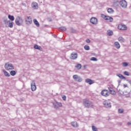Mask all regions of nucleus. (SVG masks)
I'll return each mask as SVG.
<instances>
[{
    "label": "nucleus",
    "mask_w": 131,
    "mask_h": 131,
    "mask_svg": "<svg viewBox=\"0 0 131 131\" xmlns=\"http://www.w3.org/2000/svg\"><path fill=\"white\" fill-rule=\"evenodd\" d=\"M84 49L86 51H90V46H89L88 45H85L84 46Z\"/></svg>",
    "instance_id": "cd10ccee"
},
{
    "label": "nucleus",
    "mask_w": 131,
    "mask_h": 131,
    "mask_svg": "<svg viewBox=\"0 0 131 131\" xmlns=\"http://www.w3.org/2000/svg\"><path fill=\"white\" fill-rule=\"evenodd\" d=\"M7 23L8 24V27L10 28H13V25H14V22L11 21V20H7Z\"/></svg>",
    "instance_id": "4468645a"
},
{
    "label": "nucleus",
    "mask_w": 131,
    "mask_h": 131,
    "mask_svg": "<svg viewBox=\"0 0 131 131\" xmlns=\"http://www.w3.org/2000/svg\"><path fill=\"white\" fill-rule=\"evenodd\" d=\"M77 53H72L70 55V59L72 60H75L77 59Z\"/></svg>",
    "instance_id": "9b49d317"
},
{
    "label": "nucleus",
    "mask_w": 131,
    "mask_h": 131,
    "mask_svg": "<svg viewBox=\"0 0 131 131\" xmlns=\"http://www.w3.org/2000/svg\"><path fill=\"white\" fill-rule=\"evenodd\" d=\"M3 72L4 73L5 76H6V77H10V76H11V75L9 73H8V72H7L6 70H3Z\"/></svg>",
    "instance_id": "dca6fc26"
},
{
    "label": "nucleus",
    "mask_w": 131,
    "mask_h": 131,
    "mask_svg": "<svg viewBox=\"0 0 131 131\" xmlns=\"http://www.w3.org/2000/svg\"><path fill=\"white\" fill-rule=\"evenodd\" d=\"M124 75H126V76H129V73L127 71H124Z\"/></svg>",
    "instance_id": "2f4dec72"
},
{
    "label": "nucleus",
    "mask_w": 131,
    "mask_h": 131,
    "mask_svg": "<svg viewBox=\"0 0 131 131\" xmlns=\"http://www.w3.org/2000/svg\"><path fill=\"white\" fill-rule=\"evenodd\" d=\"M71 32L72 33H75V31L74 30H73V29H71Z\"/></svg>",
    "instance_id": "37998d69"
},
{
    "label": "nucleus",
    "mask_w": 131,
    "mask_h": 131,
    "mask_svg": "<svg viewBox=\"0 0 131 131\" xmlns=\"http://www.w3.org/2000/svg\"><path fill=\"white\" fill-rule=\"evenodd\" d=\"M75 68H77L78 70L81 69V64L78 63L77 66H75Z\"/></svg>",
    "instance_id": "a878e982"
},
{
    "label": "nucleus",
    "mask_w": 131,
    "mask_h": 131,
    "mask_svg": "<svg viewBox=\"0 0 131 131\" xmlns=\"http://www.w3.org/2000/svg\"><path fill=\"white\" fill-rule=\"evenodd\" d=\"M8 18L11 20V21H14L15 20V17L13 15H8Z\"/></svg>",
    "instance_id": "5701e85b"
},
{
    "label": "nucleus",
    "mask_w": 131,
    "mask_h": 131,
    "mask_svg": "<svg viewBox=\"0 0 131 131\" xmlns=\"http://www.w3.org/2000/svg\"><path fill=\"white\" fill-rule=\"evenodd\" d=\"M83 67H84V69H86V65L83 66Z\"/></svg>",
    "instance_id": "8fccbe9b"
},
{
    "label": "nucleus",
    "mask_w": 131,
    "mask_h": 131,
    "mask_svg": "<svg viewBox=\"0 0 131 131\" xmlns=\"http://www.w3.org/2000/svg\"><path fill=\"white\" fill-rule=\"evenodd\" d=\"M118 29H119L120 30H122V25L120 24L118 26Z\"/></svg>",
    "instance_id": "7c9ffc66"
},
{
    "label": "nucleus",
    "mask_w": 131,
    "mask_h": 131,
    "mask_svg": "<svg viewBox=\"0 0 131 131\" xmlns=\"http://www.w3.org/2000/svg\"><path fill=\"white\" fill-rule=\"evenodd\" d=\"M110 93H111V94L112 95H113V96H114V95H116V92L115 91H114V90H113V89L112 92H111Z\"/></svg>",
    "instance_id": "72a5a7b5"
},
{
    "label": "nucleus",
    "mask_w": 131,
    "mask_h": 131,
    "mask_svg": "<svg viewBox=\"0 0 131 131\" xmlns=\"http://www.w3.org/2000/svg\"><path fill=\"white\" fill-rule=\"evenodd\" d=\"M107 35H108V36H112V35H113V31L109 30L107 31Z\"/></svg>",
    "instance_id": "4be33fe9"
},
{
    "label": "nucleus",
    "mask_w": 131,
    "mask_h": 131,
    "mask_svg": "<svg viewBox=\"0 0 131 131\" xmlns=\"http://www.w3.org/2000/svg\"><path fill=\"white\" fill-rule=\"evenodd\" d=\"M73 78L74 80H76V81H77L78 82H81V81H82V78L77 75H74Z\"/></svg>",
    "instance_id": "39448f33"
},
{
    "label": "nucleus",
    "mask_w": 131,
    "mask_h": 131,
    "mask_svg": "<svg viewBox=\"0 0 131 131\" xmlns=\"http://www.w3.org/2000/svg\"><path fill=\"white\" fill-rule=\"evenodd\" d=\"M71 124L74 127H77L78 126L77 122H72Z\"/></svg>",
    "instance_id": "412c9836"
},
{
    "label": "nucleus",
    "mask_w": 131,
    "mask_h": 131,
    "mask_svg": "<svg viewBox=\"0 0 131 131\" xmlns=\"http://www.w3.org/2000/svg\"><path fill=\"white\" fill-rule=\"evenodd\" d=\"M103 104L105 108H111V102L107 101H104L103 102Z\"/></svg>",
    "instance_id": "1a4fd4ad"
},
{
    "label": "nucleus",
    "mask_w": 131,
    "mask_h": 131,
    "mask_svg": "<svg viewBox=\"0 0 131 131\" xmlns=\"http://www.w3.org/2000/svg\"><path fill=\"white\" fill-rule=\"evenodd\" d=\"M90 22L92 24H93V25H97V24H98V19L95 17H92L90 19Z\"/></svg>",
    "instance_id": "423d86ee"
},
{
    "label": "nucleus",
    "mask_w": 131,
    "mask_h": 131,
    "mask_svg": "<svg viewBox=\"0 0 131 131\" xmlns=\"http://www.w3.org/2000/svg\"><path fill=\"white\" fill-rule=\"evenodd\" d=\"M108 90L110 91V92H112L113 88H111V87H108Z\"/></svg>",
    "instance_id": "c03bdc74"
},
{
    "label": "nucleus",
    "mask_w": 131,
    "mask_h": 131,
    "mask_svg": "<svg viewBox=\"0 0 131 131\" xmlns=\"http://www.w3.org/2000/svg\"><path fill=\"white\" fill-rule=\"evenodd\" d=\"M114 45L116 49H120V45L119 44V42H118V41L115 42Z\"/></svg>",
    "instance_id": "a211bd4d"
},
{
    "label": "nucleus",
    "mask_w": 131,
    "mask_h": 131,
    "mask_svg": "<svg viewBox=\"0 0 131 131\" xmlns=\"http://www.w3.org/2000/svg\"><path fill=\"white\" fill-rule=\"evenodd\" d=\"M31 89L33 92L36 91V85H35V82L34 81H32L31 83Z\"/></svg>",
    "instance_id": "9d476101"
},
{
    "label": "nucleus",
    "mask_w": 131,
    "mask_h": 131,
    "mask_svg": "<svg viewBox=\"0 0 131 131\" xmlns=\"http://www.w3.org/2000/svg\"><path fill=\"white\" fill-rule=\"evenodd\" d=\"M118 40L119 41H120V42H124L125 41V39L122 37H119L118 38Z\"/></svg>",
    "instance_id": "aec40b11"
},
{
    "label": "nucleus",
    "mask_w": 131,
    "mask_h": 131,
    "mask_svg": "<svg viewBox=\"0 0 131 131\" xmlns=\"http://www.w3.org/2000/svg\"><path fill=\"white\" fill-rule=\"evenodd\" d=\"M91 61H98V59L96 57H92L91 58Z\"/></svg>",
    "instance_id": "473e14b6"
},
{
    "label": "nucleus",
    "mask_w": 131,
    "mask_h": 131,
    "mask_svg": "<svg viewBox=\"0 0 131 131\" xmlns=\"http://www.w3.org/2000/svg\"><path fill=\"white\" fill-rule=\"evenodd\" d=\"M109 18H110V16H106V17H105V19L104 20H109V19H110Z\"/></svg>",
    "instance_id": "a18cd8bd"
},
{
    "label": "nucleus",
    "mask_w": 131,
    "mask_h": 131,
    "mask_svg": "<svg viewBox=\"0 0 131 131\" xmlns=\"http://www.w3.org/2000/svg\"><path fill=\"white\" fill-rule=\"evenodd\" d=\"M117 76H118V77H119V78H120L121 79H125L126 80V78H125V77H124L123 75H122L121 74H117Z\"/></svg>",
    "instance_id": "6ab92c4d"
},
{
    "label": "nucleus",
    "mask_w": 131,
    "mask_h": 131,
    "mask_svg": "<svg viewBox=\"0 0 131 131\" xmlns=\"http://www.w3.org/2000/svg\"><path fill=\"white\" fill-rule=\"evenodd\" d=\"M123 86H124V89H125V88H127V84H124Z\"/></svg>",
    "instance_id": "49530a36"
},
{
    "label": "nucleus",
    "mask_w": 131,
    "mask_h": 131,
    "mask_svg": "<svg viewBox=\"0 0 131 131\" xmlns=\"http://www.w3.org/2000/svg\"><path fill=\"white\" fill-rule=\"evenodd\" d=\"M12 131H17V130H13Z\"/></svg>",
    "instance_id": "864d4df0"
},
{
    "label": "nucleus",
    "mask_w": 131,
    "mask_h": 131,
    "mask_svg": "<svg viewBox=\"0 0 131 131\" xmlns=\"http://www.w3.org/2000/svg\"><path fill=\"white\" fill-rule=\"evenodd\" d=\"M101 94L102 96H103L104 97H108L109 95H110V93H109V92L107 90H103L101 91Z\"/></svg>",
    "instance_id": "0eeeda50"
},
{
    "label": "nucleus",
    "mask_w": 131,
    "mask_h": 131,
    "mask_svg": "<svg viewBox=\"0 0 131 131\" xmlns=\"http://www.w3.org/2000/svg\"><path fill=\"white\" fill-rule=\"evenodd\" d=\"M83 104L86 108H92L93 106H94L93 102L88 99H83Z\"/></svg>",
    "instance_id": "f257e3e1"
},
{
    "label": "nucleus",
    "mask_w": 131,
    "mask_h": 131,
    "mask_svg": "<svg viewBox=\"0 0 131 131\" xmlns=\"http://www.w3.org/2000/svg\"><path fill=\"white\" fill-rule=\"evenodd\" d=\"M10 75H11L12 76H15L16 75V71H11L10 72Z\"/></svg>",
    "instance_id": "bb28decb"
},
{
    "label": "nucleus",
    "mask_w": 131,
    "mask_h": 131,
    "mask_svg": "<svg viewBox=\"0 0 131 131\" xmlns=\"http://www.w3.org/2000/svg\"><path fill=\"white\" fill-rule=\"evenodd\" d=\"M49 21H50V22H51V21H52V19H50Z\"/></svg>",
    "instance_id": "603ef678"
},
{
    "label": "nucleus",
    "mask_w": 131,
    "mask_h": 131,
    "mask_svg": "<svg viewBox=\"0 0 131 131\" xmlns=\"http://www.w3.org/2000/svg\"><path fill=\"white\" fill-rule=\"evenodd\" d=\"M32 7L33 8V9L36 10L38 9V5L36 2H33L32 3Z\"/></svg>",
    "instance_id": "f8f14e48"
},
{
    "label": "nucleus",
    "mask_w": 131,
    "mask_h": 131,
    "mask_svg": "<svg viewBox=\"0 0 131 131\" xmlns=\"http://www.w3.org/2000/svg\"><path fill=\"white\" fill-rule=\"evenodd\" d=\"M53 106H54V107L55 108V109H58V105H57V104H55V103H53Z\"/></svg>",
    "instance_id": "c9c22d12"
},
{
    "label": "nucleus",
    "mask_w": 131,
    "mask_h": 131,
    "mask_svg": "<svg viewBox=\"0 0 131 131\" xmlns=\"http://www.w3.org/2000/svg\"><path fill=\"white\" fill-rule=\"evenodd\" d=\"M107 12L110 13V14H112L113 13H114V10H113V9L112 8H108L107 9Z\"/></svg>",
    "instance_id": "393cba45"
},
{
    "label": "nucleus",
    "mask_w": 131,
    "mask_h": 131,
    "mask_svg": "<svg viewBox=\"0 0 131 131\" xmlns=\"http://www.w3.org/2000/svg\"><path fill=\"white\" fill-rule=\"evenodd\" d=\"M85 82L86 83H89V84H90V85L91 84H93V83H95L94 80H92L91 79H89V78L85 79Z\"/></svg>",
    "instance_id": "ddd939ff"
},
{
    "label": "nucleus",
    "mask_w": 131,
    "mask_h": 131,
    "mask_svg": "<svg viewBox=\"0 0 131 131\" xmlns=\"http://www.w3.org/2000/svg\"><path fill=\"white\" fill-rule=\"evenodd\" d=\"M86 42L88 43H90V42H91V40H90V39H86Z\"/></svg>",
    "instance_id": "79ce46f5"
},
{
    "label": "nucleus",
    "mask_w": 131,
    "mask_h": 131,
    "mask_svg": "<svg viewBox=\"0 0 131 131\" xmlns=\"http://www.w3.org/2000/svg\"><path fill=\"white\" fill-rule=\"evenodd\" d=\"M15 24L17 25V26H21L22 24H23V19L21 18L20 16H17L15 18Z\"/></svg>",
    "instance_id": "f03ea898"
},
{
    "label": "nucleus",
    "mask_w": 131,
    "mask_h": 131,
    "mask_svg": "<svg viewBox=\"0 0 131 131\" xmlns=\"http://www.w3.org/2000/svg\"><path fill=\"white\" fill-rule=\"evenodd\" d=\"M34 49H35L36 50H39V51H41V50H42L41 47L38 46L37 45H35L34 46Z\"/></svg>",
    "instance_id": "2eb2a0df"
},
{
    "label": "nucleus",
    "mask_w": 131,
    "mask_h": 131,
    "mask_svg": "<svg viewBox=\"0 0 131 131\" xmlns=\"http://www.w3.org/2000/svg\"><path fill=\"white\" fill-rule=\"evenodd\" d=\"M123 64L124 65V66L125 67H126V66H127V65H128V63H127V62H123Z\"/></svg>",
    "instance_id": "4c0bfd02"
},
{
    "label": "nucleus",
    "mask_w": 131,
    "mask_h": 131,
    "mask_svg": "<svg viewBox=\"0 0 131 131\" xmlns=\"http://www.w3.org/2000/svg\"><path fill=\"white\" fill-rule=\"evenodd\" d=\"M118 84L120 85V83H121V80H118Z\"/></svg>",
    "instance_id": "de8ad7c7"
},
{
    "label": "nucleus",
    "mask_w": 131,
    "mask_h": 131,
    "mask_svg": "<svg viewBox=\"0 0 131 131\" xmlns=\"http://www.w3.org/2000/svg\"><path fill=\"white\" fill-rule=\"evenodd\" d=\"M22 6H24L25 7H26V4L25 3H22Z\"/></svg>",
    "instance_id": "09e8293b"
},
{
    "label": "nucleus",
    "mask_w": 131,
    "mask_h": 131,
    "mask_svg": "<svg viewBox=\"0 0 131 131\" xmlns=\"http://www.w3.org/2000/svg\"><path fill=\"white\" fill-rule=\"evenodd\" d=\"M62 100H63V101H66V96L63 95L62 97Z\"/></svg>",
    "instance_id": "58836bf2"
},
{
    "label": "nucleus",
    "mask_w": 131,
    "mask_h": 131,
    "mask_svg": "<svg viewBox=\"0 0 131 131\" xmlns=\"http://www.w3.org/2000/svg\"><path fill=\"white\" fill-rule=\"evenodd\" d=\"M27 19L25 20L26 24L27 25H30L32 24V18L30 16H27Z\"/></svg>",
    "instance_id": "6e6552de"
},
{
    "label": "nucleus",
    "mask_w": 131,
    "mask_h": 131,
    "mask_svg": "<svg viewBox=\"0 0 131 131\" xmlns=\"http://www.w3.org/2000/svg\"><path fill=\"white\" fill-rule=\"evenodd\" d=\"M4 67L6 70H14L13 64L7 62L5 64Z\"/></svg>",
    "instance_id": "7ed1b4c3"
},
{
    "label": "nucleus",
    "mask_w": 131,
    "mask_h": 131,
    "mask_svg": "<svg viewBox=\"0 0 131 131\" xmlns=\"http://www.w3.org/2000/svg\"><path fill=\"white\" fill-rule=\"evenodd\" d=\"M122 30H127V27H126V26H125V25H122Z\"/></svg>",
    "instance_id": "c85d7f7f"
},
{
    "label": "nucleus",
    "mask_w": 131,
    "mask_h": 131,
    "mask_svg": "<svg viewBox=\"0 0 131 131\" xmlns=\"http://www.w3.org/2000/svg\"><path fill=\"white\" fill-rule=\"evenodd\" d=\"M57 105L58 107H62V103H58Z\"/></svg>",
    "instance_id": "a19ab883"
},
{
    "label": "nucleus",
    "mask_w": 131,
    "mask_h": 131,
    "mask_svg": "<svg viewBox=\"0 0 131 131\" xmlns=\"http://www.w3.org/2000/svg\"><path fill=\"white\" fill-rule=\"evenodd\" d=\"M118 113H123V112H124L123 110H121V109H120V108H119V109L118 110Z\"/></svg>",
    "instance_id": "f704fd0d"
},
{
    "label": "nucleus",
    "mask_w": 131,
    "mask_h": 131,
    "mask_svg": "<svg viewBox=\"0 0 131 131\" xmlns=\"http://www.w3.org/2000/svg\"><path fill=\"white\" fill-rule=\"evenodd\" d=\"M34 24L37 26V27H39V23H38V21L36 19H33Z\"/></svg>",
    "instance_id": "f3484780"
},
{
    "label": "nucleus",
    "mask_w": 131,
    "mask_h": 131,
    "mask_svg": "<svg viewBox=\"0 0 131 131\" xmlns=\"http://www.w3.org/2000/svg\"><path fill=\"white\" fill-rule=\"evenodd\" d=\"M107 17V16L105 15L104 14H102V17L103 18V19H106V17Z\"/></svg>",
    "instance_id": "ea45409f"
},
{
    "label": "nucleus",
    "mask_w": 131,
    "mask_h": 131,
    "mask_svg": "<svg viewBox=\"0 0 131 131\" xmlns=\"http://www.w3.org/2000/svg\"><path fill=\"white\" fill-rule=\"evenodd\" d=\"M119 4L120 5L121 7L123 8V9H125L126 7H127V3L125 0H121L119 2Z\"/></svg>",
    "instance_id": "20e7f679"
},
{
    "label": "nucleus",
    "mask_w": 131,
    "mask_h": 131,
    "mask_svg": "<svg viewBox=\"0 0 131 131\" xmlns=\"http://www.w3.org/2000/svg\"><path fill=\"white\" fill-rule=\"evenodd\" d=\"M59 30H61V31H66L67 29L65 27H61L59 28Z\"/></svg>",
    "instance_id": "b1692460"
},
{
    "label": "nucleus",
    "mask_w": 131,
    "mask_h": 131,
    "mask_svg": "<svg viewBox=\"0 0 131 131\" xmlns=\"http://www.w3.org/2000/svg\"><path fill=\"white\" fill-rule=\"evenodd\" d=\"M108 21H110V22H113V18L111 17H109Z\"/></svg>",
    "instance_id": "e433bc0d"
},
{
    "label": "nucleus",
    "mask_w": 131,
    "mask_h": 131,
    "mask_svg": "<svg viewBox=\"0 0 131 131\" xmlns=\"http://www.w3.org/2000/svg\"><path fill=\"white\" fill-rule=\"evenodd\" d=\"M92 130L93 131H98V128H97V127H96V126H92Z\"/></svg>",
    "instance_id": "c756f323"
},
{
    "label": "nucleus",
    "mask_w": 131,
    "mask_h": 131,
    "mask_svg": "<svg viewBox=\"0 0 131 131\" xmlns=\"http://www.w3.org/2000/svg\"><path fill=\"white\" fill-rule=\"evenodd\" d=\"M127 124H128V125H131V123L130 122H128Z\"/></svg>",
    "instance_id": "3c124183"
}]
</instances>
